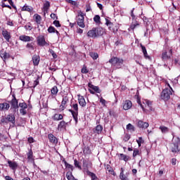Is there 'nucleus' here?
<instances>
[{"instance_id": "1", "label": "nucleus", "mask_w": 180, "mask_h": 180, "mask_svg": "<svg viewBox=\"0 0 180 180\" xmlns=\"http://www.w3.org/2000/svg\"><path fill=\"white\" fill-rule=\"evenodd\" d=\"M167 86L169 87V89H165L161 93V98L163 99V101H169V99L171 98V95H172V88L168 83Z\"/></svg>"}, {"instance_id": "2", "label": "nucleus", "mask_w": 180, "mask_h": 180, "mask_svg": "<svg viewBox=\"0 0 180 180\" xmlns=\"http://www.w3.org/2000/svg\"><path fill=\"white\" fill-rule=\"evenodd\" d=\"M71 108H72L73 110H69V112L72 113L75 123H78V103L71 104Z\"/></svg>"}, {"instance_id": "3", "label": "nucleus", "mask_w": 180, "mask_h": 180, "mask_svg": "<svg viewBox=\"0 0 180 180\" xmlns=\"http://www.w3.org/2000/svg\"><path fill=\"white\" fill-rule=\"evenodd\" d=\"M84 16H85V14L82 11H78V15L77 16V23L79 27H82V29L85 27V23H84Z\"/></svg>"}, {"instance_id": "4", "label": "nucleus", "mask_w": 180, "mask_h": 180, "mask_svg": "<svg viewBox=\"0 0 180 180\" xmlns=\"http://www.w3.org/2000/svg\"><path fill=\"white\" fill-rule=\"evenodd\" d=\"M172 57V49L169 50H165L162 53V61H167V60H169Z\"/></svg>"}, {"instance_id": "5", "label": "nucleus", "mask_w": 180, "mask_h": 180, "mask_svg": "<svg viewBox=\"0 0 180 180\" xmlns=\"http://www.w3.org/2000/svg\"><path fill=\"white\" fill-rule=\"evenodd\" d=\"M11 109H13L14 113H16V110H19V105H18V99H16V97H15V95L13 96V99L11 101Z\"/></svg>"}, {"instance_id": "6", "label": "nucleus", "mask_w": 180, "mask_h": 180, "mask_svg": "<svg viewBox=\"0 0 180 180\" xmlns=\"http://www.w3.org/2000/svg\"><path fill=\"white\" fill-rule=\"evenodd\" d=\"M37 41L38 46H40L41 47H43L47 44V42H46V39L44 38V36L39 35L37 37Z\"/></svg>"}, {"instance_id": "7", "label": "nucleus", "mask_w": 180, "mask_h": 180, "mask_svg": "<svg viewBox=\"0 0 180 180\" xmlns=\"http://www.w3.org/2000/svg\"><path fill=\"white\" fill-rule=\"evenodd\" d=\"M11 109V104L9 103H0V111L1 112H8Z\"/></svg>"}, {"instance_id": "8", "label": "nucleus", "mask_w": 180, "mask_h": 180, "mask_svg": "<svg viewBox=\"0 0 180 180\" xmlns=\"http://www.w3.org/2000/svg\"><path fill=\"white\" fill-rule=\"evenodd\" d=\"M133 103L130 101V100H126L123 103L124 110H129V109H131Z\"/></svg>"}, {"instance_id": "9", "label": "nucleus", "mask_w": 180, "mask_h": 180, "mask_svg": "<svg viewBox=\"0 0 180 180\" xmlns=\"http://www.w3.org/2000/svg\"><path fill=\"white\" fill-rule=\"evenodd\" d=\"M78 102L79 105L82 106V108H85V106H86V101H85V98L81 95H78Z\"/></svg>"}, {"instance_id": "10", "label": "nucleus", "mask_w": 180, "mask_h": 180, "mask_svg": "<svg viewBox=\"0 0 180 180\" xmlns=\"http://www.w3.org/2000/svg\"><path fill=\"white\" fill-rule=\"evenodd\" d=\"M8 167L13 169V171H16L18 169V162L12 160H8Z\"/></svg>"}, {"instance_id": "11", "label": "nucleus", "mask_w": 180, "mask_h": 180, "mask_svg": "<svg viewBox=\"0 0 180 180\" xmlns=\"http://www.w3.org/2000/svg\"><path fill=\"white\" fill-rule=\"evenodd\" d=\"M2 35L4 37V39L9 43V41L11 40V32H8L6 30H4L2 31Z\"/></svg>"}, {"instance_id": "12", "label": "nucleus", "mask_w": 180, "mask_h": 180, "mask_svg": "<svg viewBox=\"0 0 180 180\" xmlns=\"http://www.w3.org/2000/svg\"><path fill=\"white\" fill-rule=\"evenodd\" d=\"M27 160L30 161L31 162H33V165H36L34 163V158H33V150L30 149L29 152L27 153Z\"/></svg>"}, {"instance_id": "13", "label": "nucleus", "mask_w": 180, "mask_h": 180, "mask_svg": "<svg viewBox=\"0 0 180 180\" xmlns=\"http://www.w3.org/2000/svg\"><path fill=\"white\" fill-rule=\"evenodd\" d=\"M137 126L140 129H147V127H148V126H150V124L148 122H144L142 120H139L137 122Z\"/></svg>"}, {"instance_id": "14", "label": "nucleus", "mask_w": 180, "mask_h": 180, "mask_svg": "<svg viewBox=\"0 0 180 180\" xmlns=\"http://www.w3.org/2000/svg\"><path fill=\"white\" fill-rule=\"evenodd\" d=\"M67 102H68V96H64L63 98L61 105H60V110H64V109H65V105H67Z\"/></svg>"}, {"instance_id": "15", "label": "nucleus", "mask_w": 180, "mask_h": 180, "mask_svg": "<svg viewBox=\"0 0 180 180\" xmlns=\"http://www.w3.org/2000/svg\"><path fill=\"white\" fill-rule=\"evenodd\" d=\"M109 63H110L111 64H123V59L112 58L110 59Z\"/></svg>"}, {"instance_id": "16", "label": "nucleus", "mask_w": 180, "mask_h": 180, "mask_svg": "<svg viewBox=\"0 0 180 180\" xmlns=\"http://www.w3.org/2000/svg\"><path fill=\"white\" fill-rule=\"evenodd\" d=\"M67 124H68V122H65V121H60L58 124V130H65Z\"/></svg>"}, {"instance_id": "17", "label": "nucleus", "mask_w": 180, "mask_h": 180, "mask_svg": "<svg viewBox=\"0 0 180 180\" xmlns=\"http://www.w3.org/2000/svg\"><path fill=\"white\" fill-rule=\"evenodd\" d=\"M48 138H49L50 143H52L53 144H57V143H58L57 138L56 136H54V135L52 134H49L48 135Z\"/></svg>"}, {"instance_id": "18", "label": "nucleus", "mask_w": 180, "mask_h": 180, "mask_svg": "<svg viewBox=\"0 0 180 180\" xmlns=\"http://www.w3.org/2000/svg\"><path fill=\"white\" fill-rule=\"evenodd\" d=\"M88 37H92L93 39H95L96 37V28H93L91 30H89L87 32Z\"/></svg>"}, {"instance_id": "19", "label": "nucleus", "mask_w": 180, "mask_h": 180, "mask_svg": "<svg viewBox=\"0 0 180 180\" xmlns=\"http://www.w3.org/2000/svg\"><path fill=\"white\" fill-rule=\"evenodd\" d=\"M20 40H21V41H32L33 37L27 35H21L20 36Z\"/></svg>"}, {"instance_id": "20", "label": "nucleus", "mask_w": 180, "mask_h": 180, "mask_svg": "<svg viewBox=\"0 0 180 180\" xmlns=\"http://www.w3.org/2000/svg\"><path fill=\"white\" fill-rule=\"evenodd\" d=\"M32 62L34 65H39L40 63V56H39L38 55H34L32 56Z\"/></svg>"}, {"instance_id": "21", "label": "nucleus", "mask_w": 180, "mask_h": 180, "mask_svg": "<svg viewBox=\"0 0 180 180\" xmlns=\"http://www.w3.org/2000/svg\"><path fill=\"white\" fill-rule=\"evenodd\" d=\"M51 94L52 95V98H56L57 96V94H58V88L57 87V86H54L51 89Z\"/></svg>"}, {"instance_id": "22", "label": "nucleus", "mask_w": 180, "mask_h": 180, "mask_svg": "<svg viewBox=\"0 0 180 180\" xmlns=\"http://www.w3.org/2000/svg\"><path fill=\"white\" fill-rule=\"evenodd\" d=\"M141 47L145 58L150 60V56H148V53H147V49H146V46H143V44H141Z\"/></svg>"}, {"instance_id": "23", "label": "nucleus", "mask_w": 180, "mask_h": 180, "mask_svg": "<svg viewBox=\"0 0 180 180\" xmlns=\"http://www.w3.org/2000/svg\"><path fill=\"white\" fill-rule=\"evenodd\" d=\"M53 120H56V121L58 122L60 120H63V116L61 114H55L53 116Z\"/></svg>"}, {"instance_id": "24", "label": "nucleus", "mask_w": 180, "mask_h": 180, "mask_svg": "<svg viewBox=\"0 0 180 180\" xmlns=\"http://www.w3.org/2000/svg\"><path fill=\"white\" fill-rule=\"evenodd\" d=\"M66 178L68 180H78L75 179V177H74V176L72 175V172H68L66 173Z\"/></svg>"}, {"instance_id": "25", "label": "nucleus", "mask_w": 180, "mask_h": 180, "mask_svg": "<svg viewBox=\"0 0 180 180\" xmlns=\"http://www.w3.org/2000/svg\"><path fill=\"white\" fill-rule=\"evenodd\" d=\"M8 122L15 124V115H8L6 116Z\"/></svg>"}, {"instance_id": "26", "label": "nucleus", "mask_w": 180, "mask_h": 180, "mask_svg": "<svg viewBox=\"0 0 180 180\" xmlns=\"http://www.w3.org/2000/svg\"><path fill=\"white\" fill-rule=\"evenodd\" d=\"M104 31L102 28H96V37L103 35Z\"/></svg>"}, {"instance_id": "27", "label": "nucleus", "mask_w": 180, "mask_h": 180, "mask_svg": "<svg viewBox=\"0 0 180 180\" xmlns=\"http://www.w3.org/2000/svg\"><path fill=\"white\" fill-rule=\"evenodd\" d=\"M0 57L4 60V61H5V60L9 58V53L6 52H1Z\"/></svg>"}, {"instance_id": "28", "label": "nucleus", "mask_w": 180, "mask_h": 180, "mask_svg": "<svg viewBox=\"0 0 180 180\" xmlns=\"http://www.w3.org/2000/svg\"><path fill=\"white\" fill-rule=\"evenodd\" d=\"M49 8H50V2L48 1H46L45 3L44 4V13H46L47 11H49Z\"/></svg>"}, {"instance_id": "29", "label": "nucleus", "mask_w": 180, "mask_h": 180, "mask_svg": "<svg viewBox=\"0 0 180 180\" xmlns=\"http://www.w3.org/2000/svg\"><path fill=\"white\" fill-rule=\"evenodd\" d=\"M143 104L146 105L145 108H148L149 110H152L151 105H153V103L148 100H146L143 102Z\"/></svg>"}, {"instance_id": "30", "label": "nucleus", "mask_w": 180, "mask_h": 180, "mask_svg": "<svg viewBox=\"0 0 180 180\" xmlns=\"http://www.w3.org/2000/svg\"><path fill=\"white\" fill-rule=\"evenodd\" d=\"M65 166L67 169H70L68 172H72V171H74V166H72V165H70L67 162H65Z\"/></svg>"}, {"instance_id": "31", "label": "nucleus", "mask_w": 180, "mask_h": 180, "mask_svg": "<svg viewBox=\"0 0 180 180\" xmlns=\"http://www.w3.org/2000/svg\"><path fill=\"white\" fill-rule=\"evenodd\" d=\"M159 129L163 134L168 133L169 131V128L165 126H160Z\"/></svg>"}, {"instance_id": "32", "label": "nucleus", "mask_w": 180, "mask_h": 180, "mask_svg": "<svg viewBox=\"0 0 180 180\" xmlns=\"http://www.w3.org/2000/svg\"><path fill=\"white\" fill-rule=\"evenodd\" d=\"M120 157L121 158L122 160H123V161H125V162H127V161H129V160H130V157H129L123 153L120 154Z\"/></svg>"}, {"instance_id": "33", "label": "nucleus", "mask_w": 180, "mask_h": 180, "mask_svg": "<svg viewBox=\"0 0 180 180\" xmlns=\"http://www.w3.org/2000/svg\"><path fill=\"white\" fill-rule=\"evenodd\" d=\"M87 175H89V176H91V180H96L98 179V176H96V174H95L94 173L88 171L87 172Z\"/></svg>"}, {"instance_id": "34", "label": "nucleus", "mask_w": 180, "mask_h": 180, "mask_svg": "<svg viewBox=\"0 0 180 180\" xmlns=\"http://www.w3.org/2000/svg\"><path fill=\"white\" fill-rule=\"evenodd\" d=\"M173 146H174V147H172V153H179V148L178 146V143H174Z\"/></svg>"}, {"instance_id": "35", "label": "nucleus", "mask_w": 180, "mask_h": 180, "mask_svg": "<svg viewBox=\"0 0 180 180\" xmlns=\"http://www.w3.org/2000/svg\"><path fill=\"white\" fill-rule=\"evenodd\" d=\"M102 130H103V127L101 125H97L96 127V133H97V134H101Z\"/></svg>"}, {"instance_id": "36", "label": "nucleus", "mask_w": 180, "mask_h": 180, "mask_svg": "<svg viewBox=\"0 0 180 180\" xmlns=\"http://www.w3.org/2000/svg\"><path fill=\"white\" fill-rule=\"evenodd\" d=\"M34 18L35 19V22L38 24H40L41 22V16L39 15L38 14L34 15Z\"/></svg>"}, {"instance_id": "37", "label": "nucleus", "mask_w": 180, "mask_h": 180, "mask_svg": "<svg viewBox=\"0 0 180 180\" xmlns=\"http://www.w3.org/2000/svg\"><path fill=\"white\" fill-rule=\"evenodd\" d=\"M22 11H25L27 12H32L33 11V8H32V6H24L22 8Z\"/></svg>"}, {"instance_id": "38", "label": "nucleus", "mask_w": 180, "mask_h": 180, "mask_svg": "<svg viewBox=\"0 0 180 180\" xmlns=\"http://www.w3.org/2000/svg\"><path fill=\"white\" fill-rule=\"evenodd\" d=\"M139 25L140 24H139V22L137 21L133 22L130 25V29H131V30H134L137 26H139Z\"/></svg>"}, {"instance_id": "39", "label": "nucleus", "mask_w": 180, "mask_h": 180, "mask_svg": "<svg viewBox=\"0 0 180 180\" xmlns=\"http://www.w3.org/2000/svg\"><path fill=\"white\" fill-rule=\"evenodd\" d=\"M89 56L93 58V60H96L99 57L98 53L95 52H90Z\"/></svg>"}, {"instance_id": "40", "label": "nucleus", "mask_w": 180, "mask_h": 180, "mask_svg": "<svg viewBox=\"0 0 180 180\" xmlns=\"http://www.w3.org/2000/svg\"><path fill=\"white\" fill-rule=\"evenodd\" d=\"M105 25L108 27L109 29H112L114 25L113 22H110V20L105 19Z\"/></svg>"}, {"instance_id": "41", "label": "nucleus", "mask_w": 180, "mask_h": 180, "mask_svg": "<svg viewBox=\"0 0 180 180\" xmlns=\"http://www.w3.org/2000/svg\"><path fill=\"white\" fill-rule=\"evenodd\" d=\"M27 49H28V50H31L33 51L34 50V43H28L26 45Z\"/></svg>"}, {"instance_id": "42", "label": "nucleus", "mask_w": 180, "mask_h": 180, "mask_svg": "<svg viewBox=\"0 0 180 180\" xmlns=\"http://www.w3.org/2000/svg\"><path fill=\"white\" fill-rule=\"evenodd\" d=\"M74 165L76 168H78V169H82V167L79 165V162H78V160H77V159L74 160Z\"/></svg>"}, {"instance_id": "43", "label": "nucleus", "mask_w": 180, "mask_h": 180, "mask_svg": "<svg viewBox=\"0 0 180 180\" xmlns=\"http://www.w3.org/2000/svg\"><path fill=\"white\" fill-rule=\"evenodd\" d=\"M88 72H89V70L86 68V66L84 65L82 68V74H88Z\"/></svg>"}, {"instance_id": "44", "label": "nucleus", "mask_w": 180, "mask_h": 180, "mask_svg": "<svg viewBox=\"0 0 180 180\" xmlns=\"http://www.w3.org/2000/svg\"><path fill=\"white\" fill-rule=\"evenodd\" d=\"M94 20L96 23H101V16L96 15L94 18Z\"/></svg>"}, {"instance_id": "45", "label": "nucleus", "mask_w": 180, "mask_h": 180, "mask_svg": "<svg viewBox=\"0 0 180 180\" xmlns=\"http://www.w3.org/2000/svg\"><path fill=\"white\" fill-rule=\"evenodd\" d=\"M127 129L131 130V131H134V126H133L131 124H128L127 125Z\"/></svg>"}, {"instance_id": "46", "label": "nucleus", "mask_w": 180, "mask_h": 180, "mask_svg": "<svg viewBox=\"0 0 180 180\" xmlns=\"http://www.w3.org/2000/svg\"><path fill=\"white\" fill-rule=\"evenodd\" d=\"M7 123H9V122L8 121V118L6 117H3L1 120V124H7Z\"/></svg>"}, {"instance_id": "47", "label": "nucleus", "mask_w": 180, "mask_h": 180, "mask_svg": "<svg viewBox=\"0 0 180 180\" xmlns=\"http://www.w3.org/2000/svg\"><path fill=\"white\" fill-rule=\"evenodd\" d=\"M19 106L21 109H27V104L26 103H20Z\"/></svg>"}, {"instance_id": "48", "label": "nucleus", "mask_w": 180, "mask_h": 180, "mask_svg": "<svg viewBox=\"0 0 180 180\" xmlns=\"http://www.w3.org/2000/svg\"><path fill=\"white\" fill-rule=\"evenodd\" d=\"M68 4H70V5H73V6H77V1L72 0H65Z\"/></svg>"}, {"instance_id": "49", "label": "nucleus", "mask_w": 180, "mask_h": 180, "mask_svg": "<svg viewBox=\"0 0 180 180\" xmlns=\"http://www.w3.org/2000/svg\"><path fill=\"white\" fill-rule=\"evenodd\" d=\"M48 32H49V33H56V28H54V27H53V26H50L48 28Z\"/></svg>"}, {"instance_id": "50", "label": "nucleus", "mask_w": 180, "mask_h": 180, "mask_svg": "<svg viewBox=\"0 0 180 180\" xmlns=\"http://www.w3.org/2000/svg\"><path fill=\"white\" fill-rule=\"evenodd\" d=\"M49 53H50V54H51V56L53 57V58H57V53H55L53 49H49Z\"/></svg>"}, {"instance_id": "51", "label": "nucleus", "mask_w": 180, "mask_h": 180, "mask_svg": "<svg viewBox=\"0 0 180 180\" xmlns=\"http://www.w3.org/2000/svg\"><path fill=\"white\" fill-rule=\"evenodd\" d=\"M137 155H140V150H139V149H134L133 153V157H137Z\"/></svg>"}, {"instance_id": "52", "label": "nucleus", "mask_w": 180, "mask_h": 180, "mask_svg": "<svg viewBox=\"0 0 180 180\" xmlns=\"http://www.w3.org/2000/svg\"><path fill=\"white\" fill-rule=\"evenodd\" d=\"M20 113L22 115V116H25L27 113V111L26 110V108H21L20 109Z\"/></svg>"}, {"instance_id": "53", "label": "nucleus", "mask_w": 180, "mask_h": 180, "mask_svg": "<svg viewBox=\"0 0 180 180\" xmlns=\"http://www.w3.org/2000/svg\"><path fill=\"white\" fill-rule=\"evenodd\" d=\"M53 25L56 26V27H61V24H60V21L58 20H54Z\"/></svg>"}, {"instance_id": "54", "label": "nucleus", "mask_w": 180, "mask_h": 180, "mask_svg": "<svg viewBox=\"0 0 180 180\" xmlns=\"http://www.w3.org/2000/svg\"><path fill=\"white\" fill-rule=\"evenodd\" d=\"M117 27L116 26H113L112 27H111L110 29H109L111 32H112V33H117Z\"/></svg>"}, {"instance_id": "55", "label": "nucleus", "mask_w": 180, "mask_h": 180, "mask_svg": "<svg viewBox=\"0 0 180 180\" xmlns=\"http://www.w3.org/2000/svg\"><path fill=\"white\" fill-rule=\"evenodd\" d=\"M93 91L94 92H96L97 94H100L101 93V90L99 89L98 86H94V87H93Z\"/></svg>"}, {"instance_id": "56", "label": "nucleus", "mask_w": 180, "mask_h": 180, "mask_svg": "<svg viewBox=\"0 0 180 180\" xmlns=\"http://www.w3.org/2000/svg\"><path fill=\"white\" fill-rule=\"evenodd\" d=\"M123 140H124V141H129V140H130V135L126 134L124 135V136Z\"/></svg>"}, {"instance_id": "57", "label": "nucleus", "mask_w": 180, "mask_h": 180, "mask_svg": "<svg viewBox=\"0 0 180 180\" xmlns=\"http://www.w3.org/2000/svg\"><path fill=\"white\" fill-rule=\"evenodd\" d=\"M108 172H110L111 175L116 176V172H115V170H113V168L111 167L110 169H109Z\"/></svg>"}, {"instance_id": "58", "label": "nucleus", "mask_w": 180, "mask_h": 180, "mask_svg": "<svg viewBox=\"0 0 180 180\" xmlns=\"http://www.w3.org/2000/svg\"><path fill=\"white\" fill-rule=\"evenodd\" d=\"M2 8H8V9H12V7L9 5H6L5 3H2Z\"/></svg>"}, {"instance_id": "59", "label": "nucleus", "mask_w": 180, "mask_h": 180, "mask_svg": "<svg viewBox=\"0 0 180 180\" xmlns=\"http://www.w3.org/2000/svg\"><path fill=\"white\" fill-rule=\"evenodd\" d=\"M100 103L105 106L106 105V100L103 99V98H100Z\"/></svg>"}, {"instance_id": "60", "label": "nucleus", "mask_w": 180, "mask_h": 180, "mask_svg": "<svg viewBox=\"0 0 180 180\" xmlns=\"http://www.w3.org/2000/svg\"><path fill=\"white\" fill-rule=\"evenodd\" d=\"M7 25L8 26H14L13 21L11 20H7Z\"/></svg>"}, {"instance_id": "61", "label": "nucleus", "mask_w": 180, "mask_h": 180, "mask_svg": "<svg viewBox=\"0 0 180 180\" xmlns=\"http://www.w3.org/2000/svg\"><path fill=\"white\" fill-rule=\"evenodd\" d=\"M136 143H141V144H143V143H144V140H143L142 137H139V139L136 140Z\"/></svg>"}, {"instance_id": "62", "label": "nucleus", "mask_w": 180, "mask_h": 180, "mask_svg": "<svg viewBox=\"0 0 180 180\" xmlns=\"http://www.w3.org/2000/svg\"><path fill=\"white\" fill-rule=\"evenodd\" d=\"M28 143H34V139H33V137L28 138Z\"/></svg>"}, {"instance_id": "63", "label": "nucleus", "mask_w": 180, "mask_h": 180, "mask_svg": "<svg viewBox=\"0 0 180 180\" xmlns=\"http://www.w3.org/2000/svg\"><path fill=\"white\" fill-rule=\"evenodd\" d=\"M86 12H89V11H91V6H90L89 4H87V5L86 6Z\"/></svg>"}, {"instance_id": "64", "label": "nucleus", "mask_w": 180, "mask_h": 180, "mask_svg": "<svg viewBox=\"0 0 180 180\" xmlns=\"http://www.w3.org/2000/svg\"><path fill=\"white\" fill-rule=\"evenodd\" d=\"M5 179H6V180H14L13 178L11 177V176H6L5 177Z\"/></svg>"}]
</instances>
